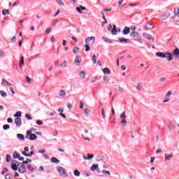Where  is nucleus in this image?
Returning a JSON list of instances; mask_svg holds the SVG:
<instances>
[{
	"mask_svg": "<svg viewBox=\"0 0 179 179\" xmlns=\"http://www.w3.org/2000/svg\"><path fill=\"white\" fill-rule=\"evenodd\" d=\"M57 170L59 174V176H64V177H67L68 174L66 173V171L62 166H57Z\"/></svg>",
	"mask_w": 179,
	"mask_h": 179,
	"instance_id": "f257e3e1",
	"label": "nucleus"
},
{
	"mask_svg": "<svg viewBox=\"0 0 179 179\" xmlns=\"http://www.w3.org/2000/svg\"><path fill=\"white\" fill-rule=\"evenodd\" d=\"M85 43L87 44H92V45L94 44V43H96V37L90 36L85 38Z\"/></svg>",
	"mask_w": 179,
	"mask_h": 179,
	"instance_id": "f03ea898",
	"label": "nucleus"
},
{
	"mask_svg": "<svg viewBox=\"0 0 179 179\" xmlns=\"http://www.w3.org/2000/svg\"><path fill=\"white\" fill-rule=\"evenodd\" d=\"M165 162H170L173 157H174V154L171 152V154H164Z\"/></svg>",
	"mask_w": 179,
	"mask_h": 179,
	"instance_id": "7ed1b4c3",
	"label": "nucleus"
},
{
	"mask_svg": "<svg viewBox=\"0 0 179 179\" xmlns=\"http://www.w3.org/2000/svg\"><path fill=\"white\" fill-rule=\"evenodd\" d=\"M80 62H82V57L77 55L74 60V64L76 65V66H79Z\"/></svg>",
	"mask_w": 179,
	"mask_h": 179,
	"instance_id": "20e7f679",
	"label": "nucleus"
},
{
	"mask_svg": "<svg viewBox=\"0 0 179 179\" xmlns=\"http://www.w3.org/2000/svg\"><path fill=\"white\" fill-rule=\"evenodd\" d=\"M144 29L145 30H150L152 29H155V27L153 26V24H152V22H148L144 26Z\"/></svg>",
	"mask_w": 179,
	"mask_h": 179,
	"instance_id": "39448f33",
	"label": "nucleus"
},
{
	"mask_svg": "<svg viewBox=\"0 0 179 179\" xmlns=\"http://www.w3.org/2000/svg\"><path fill=\"white\" fill-rule=\"evenodd\" d=\"M94 157V155L93 154H87V155H83V159L84 160H92Z\"/></svg>",
	"mask_w": 179,
	"mask_h": 179,
	"instance_id": "423d86ee",
	"label": "nucleus"
},
{
	"mask_svg": "<svg viewBox=\"0 0 179 179\" xmlns=\"http://www.w3.org/2000/svg\"><path fill=\"white\" fill-rule=\"evenodd\" d=\"M172 54H173V57H176V58L177 59H178V58H179V49H178V48H175L172 51Z\"/></svg>",
	"mask_w": 179,
	"mask_h": 179,
	"instance_id": "0eeeda50",
	"label": "nucleus"
},
{
	"mask_svg": "<svg viewBox=\"0 0 179 179\" xmlns=\"http://www.w3.org/2000/svg\"><path fill=\"white\" fill-rule=\"evenodd\" d=\"M18 171L21 174H24V173H26V166H24V164H22L21 167L20 169H18Z\"/></svg>",
	"mask_w": 179,
	"mask_h": 179,
	"instance_id": "6e6552de",
	"label": "nucleus"
},
{
	"mask_svg": "<svg viewBox=\"0 0 179 179\" xmlns=\"http://www.w3.org/2000/svg\"><path fill=\"white\" fill-rule=\"evenodd\" d=\"M157 57H159V58H167V55L166 53H163L162 52H156Z\"/></svg>",
	"mask_w": 179,
	"mask_h": 179,
	"instance_id": "1a4fd4ad",
	"label": "nucleus"
},
{
	"mask_svg": "<svg viewBox=\"0 0 179 179\" xmlns=\"http://www.w3.org/2000/svg\"><path fill=\"white\" fill-rule=\"evenodd\" d=\"M76 10L79 13H83L82 10H87V8H86V7H84L83 6H80L79 7L76 8Z\"/></svg>",
	"mask_w": 179,
	"mask_h": 179,
	"instance_id": "9d476101",
	"label": "nucleus"
},
{
	"mask_svg": "<svg viewBox=\"0 0 179 179\" xmlns=\"http://www.w3.org/2000/svg\"><path fill=\"white\" fill-rule=\"evenodd\" d=\"M15 122L17 125V127H20L22 125V118L20 117H16L15 120Z\"/></svg>",
	"mask_w": 179,
	"mask_h": 179,
	"instance_id": "9b49d317",
	"label": "nucleus"
},
{
	"mask_svg": "<svg viewBox=\"0 0 179 179\" xmlns=\"http://www.w3.org/2000/svg\"><path fill=\"white\" fill-rule=\"evenodd\" d=\"M119 43H121L122 44H127V43H129V39L119 38Z\"/></svg>",
	"mask_w": 179,
	"mask_h": 179,
	"instance_id": "f8f14e48",
	"label": "nucleus"
},
{
	"mask_svg": "<svg viewBox=\"0 0 179 179\" xmlns=\"http://www.w3.org/2000/svg\"><path fill=\"white\" fill-rule=\"evenodd\" d=\"M117 33H118V31L117 30V26L115 24H113V27L111 30V34L113 36H117Z\"/></svg>",
	"mask_w": 179,
	"mask_h": 179,
	"instance_id": "ddd939ff",
	"label": "nucleus"
},
{
	"mask_svg": "<svg viewBox=\"0 0 179 179\" xmlns=\"http://www.w3.org/2000/svg\"><path fill=\"white\" fill-rule=\"evenodd\" d=\"M169 16H170V13H165L164 14H163V15L161 17H159V19H161L162 20H166L169 19Z\"/></svg>",
	"mask_w": 179,
	"mask_h": 179,
	"instance_id": "4468645a",
	"label": "nucleus"
},
{
	"mask_svg": "<svg viewBox=\"0 0 179 179\" xmlns=\"http://www.w3.org/2000/svg\"><path fill=\"white\" fill-rule=\"evenodd\" d=\"M122 33L124 36H127V34H129L130 33V29H129V27H124L123 31H122Z\"/></svg>",
	"mask_w": 179,
	"mask_h": 179,
	"instance_id": "2eb2a0df",
	"label": "nucleus"
},
{
	"mask_svg": "<svg viewBox=\"0 0 179 179\" xmlns=\"http://www.w3.org/2000/svg\"><path fill=\"white\" fill-rule=\"evenodd\" d=\"M27 139H29V141H36V139H37V136L32 134L29 137L27 138Z\"/></svg>",
	"mask_w": 179,
	"mask_h": 179,
	"instance_id": "dca6fc26",
	"label": "nucleus"
},
{
	"mask_svg": "<svg viewBox=\"0 0 179 179\" xmlns=\"http://www.w3.org/2000/svg\"><path fill=\"white\" fill-rule=\"evenodd\" d=\"M130 36L134 38H138V37H139V34L136 31H133L131 33Z\"/></svg>",
	"mask_w": 179,
	"mask_h": 179,
	"instance_id": "f3484780",
	"label": "nucleus"
},
{
	"mask_svg": "<svg viewBox=\"0 0 179 179\" xmlns=\"http://www.w3.org/2000/svg\"><path fill=\"white\" fill-rule=\"evenodd\" d=\"M166 58H168V61H173V55H171V53L166 52Z\"/></svg>",
	"mask_w": 179,
	"mask_h": 179,
	"instance_id": "a211bd4d",
	"label": "nucleus"
},
{
	"mask_svg": "<svg viewBox=\"0 0 179 179\" xmlns=\"http://www.w3.org/2000/svg\"><path fill=\"white\" fill-rule=\"evenodd\" d=\"M17 139H19V141H24V135L22 134H17Z\"/></svg>",
	"mask_w": 179,
	"mask_h": 179,
	"instance_id": "6ab92c4d",
	"label": "nucleus"
},
{
	"mask_svg": "<svg viewBox=\"0 0 179 179\" xmlns=\"http://www.w3.org/2000/svg\"><path fill=\"white\" fill-rule=\"evenodd\" d=\"M59 96H60V97H65V96H66V92H65V90H61L59 92Z\"/></svg>",
	"mask_w": 179,
	"mask_h": 179,
	"instance_id": "aec40b11",
	"label": "nucleus"
},
{
	"mask_svg": "<svg viewBox=\"0 0 179 179\" xmlns=\"http://www.w3.org/2000/svg\"><path fill=\"white\" fill-rule=\"evenodd\" d=\"M79 76L80 78H81V79H85V78H86V72H85V71H80L79 73Z\"/></svg>",
	"mask_w": 179,
	"mask_h": 179,
	"instance_id": "412c9836",
	"label": "nucleus"
},
{
	"mask_svg": "<svg viewBox=\"0 0 179 179\" xmlns=\"http://www.w3.org/2000/svg\"><path fill=\"white\" fill-rule=\"evenodd\" d=\"M143 37L147 38V40H152V35L147 34V33H143Z\"/></svg>",
	"mask_w": 179,
	"mask_h": 179,
	"instance_id": "4be33fe9",
	"label": "nucleus"
},
{
	"mask_svg": "<svg viewBox=\"0 0 179 179\" xmlns=\"http://www.w3.org/2000/svg\"><path fill=\"white\" fill-rule=\"evenodd\" d=\"M23 65H24V58L23 57H21L20 61L19 63L20 68H22L23 66Z\"/></svg>",
	"mask_w": 179,
	"mask_h": 179,
	"instance_id": "5701e85b",
	"label": "nucleus"
},
{
	"mask_svg": "<svg viewBox=\"0 0 179 179\" xmlns=\"http://www.w3.org/2000/svg\"><path fill=\"white\" fill-rule=\"evenodd\" d=\"M1 85H6V86H12V84L5 79L2 80Z\"/></svg>",
	"mask_w": 179,
	"mask_h": 179,
	"instance_id": "b1692460",
	"label": "nucleus"
},
{
	"mask_svg": "<svg viewBox=\"0 0 179 179\" xmlns=\"http://www.w3.org/2000/svg\"><path fill=\"white\" fill-rule=\"evenodd\" d=\"M103 72L105 73V75H110V73H111V71H110V69L108 68L103 69Z\"/></svg>",
	"mask_w": 179,
	"mask_h": 179,
	"instance_id": "393cba45",
	"label": "nucleus"
},
{
	"mask_svg": "<svg viewBox=\"0 0 179 179\" xmlns=\"http://www.w3.org/2000/svg\"><path fill=\"white\" fill-rule=\"evenodd\" d=\"M50 162L52 163H55L56 164H58V163H59V160L58 159H57L56 157H52L50 159Z\"/></svg>",
	"mask_w": 179,
	"mask_h": 179,
	"instance_id": "a878e982",
	"label": "nucleus"
},
{
	"mask_svg": "<svg viewBox=\"0 0 179 179\" xmlns=\"http://www.w3.org/2000/svg\"><path fill=\"white\" fill-rule=\"evenodd\" d=\"M99 169V164H93L90 169L91 171H94Z\"/></svg>",
	"mask_w": 179,
	"mask_h": 179,
	"instance_id": "bb28decb",
	"label": "nucleus"
},
{
	"mask_svg": "<svg viewBox=\"0 0 179 179\" xmlns=\"http://www.w3.org/2000/svg\"><path fill=\"white\" fill-rule=\"evenodd\" d=\"M14 117L15 118H20V117H22V112L21 111L16 112V113L14 115Z\"/></svg>",
	"mask_w": 179,
	"mask_h": 179,
	"instance_id": "cd10ccee",
	"label": "nucleus"
},
{
	"mask_svg": "<svg viewBox=\"0 0 179 179\" xmlns=\"http://www.w3.org/2000/svg\"><path fill=\"white\" fill-rule=\"evenodd\" d=\"M11 169H12V170H13L14 171H17V164H11Z\"/></svg>",
	"mask_w": 179,
	"mask_h": 179,
	"instance_id": "c85d7f7f",
	"label": "nucleus"
},
{
	"mask_svg": "<svg viewBox=\"0 0 179 179\" xmlns=\"http://www.w3.org/2000/svg\"><path fill=\"white\" fill-rule=\"evenodd\" d=\"M20 156V155H19L17 152L15 151L13 152V159H19Z\"/></svg>",
	"mask_w": 179,
	"mask_h": 179,
	"instance_id": "c756f323",
	"label": "nucleus"
},
{
	"mask_svg": "<svg viewBox=\"0 0 179 179\" xmlns=\"http://www.w3.org/2000/svg\"><path fill=\"white\" fill-rule=\"evenodd\" d=\"M136 89L138 90V92H141V90H142V83H137V86L136 87Z\"/></svg>",
	"mask_w": 179,
	"mask_h": 179,
	"instance_id": "7c9ffc66",
	"label": "nucleus"
},
{
	"mask_svg": "<svg viewBox=\"0 0 179 179\" xmlns=\"http://www.w3.org/2000/svg\"><path fill=\"white\" fill-rule=\"evenodd\" d=\"M173 12H174L175 16H179V8L178 7L175 8Z\"/></svg>",
	"mask_w": 179,
	"mask_h": 179,
	"instance_id": "2f4dec72",
	"label": "nucleus"
},
{
	"mask_svg": "<svg viewBox=\"0 0 179 179\" xmlns=\"http://www.w3.org/2000/svg\"><path fill=\"white\" fill-rule=\"evenodd\" d=\"M0 94H1V97H6L8 96V94L6 93V92H5L3 90L0 91Z\"/></svg>",
	"mask_w": 179,
	"mask_h": 179,
	"instance_id": "473e14b6",
	"label": "nucleus"
},
{
	"mask_svg": "<svg viewBox=\"0 0 179 179\" xmlns=\"http://www.w3.org/2000/svg\"><path fill=\"white\" fill-rule=\"evenodd\" d=\"M73 174L74 176H76V177H79V176H80V172L78 170L76 169L73 171Z\"/></svg>",
	"mask_w": 179,
	"mask_h": 179,
	"instance_id": "72a5a7b5",
	"label": "nucleus"
},
{
	"mask_svg": "<svg viewBox=\"0 0 179 179\" xmlns=\"http://www.w3.org/2000/svg\"><path fill=\"white\" fill-rule=\"evenodd\" d=\"M33 131H31V130H28L27 131V135L25 136L26 139H27V138H29L30 136L33 135V134H31Z\"/></svg>",
	"mask_w": 179,
	"mask_h": 179,
	"instance_id": "f704fd0d",
	"label": "nucleus"
},
{
	"mask_svg": "<svg viewBox=\"0 0 179 179\" xmlns=\"http://www.w3.org/2000/svg\"><path fill=\"white\" fill-rule=\"evenodd\" d=\"M102 38L106 41V43H108L109 44H111V43H113V41L107 38L106 37L103 36Z\"/></svg>",
	"mask_w": 179,
	"mask_h": 179,
	"instance_id": "c9c22d12",
	"label": "nucleus"
},
{
	"mask_svg": "<svg viewBox=\"0 0 179 179\" xmlns=\"http://www.w3.org/2000/svg\"><path fill=\"white\" fill-rule=\"evenodd\" d=\"M103 19V22L101 24L102 27H104V24H107L108 22L107 20L106 19V15L102 16Z\"/></svg>",
	"mask_w": 179,
	"mask_h": 179,
	"instance_id": "e433bc0d",
	"label": "nucleus"
},
{
	"mask_svg": "<svg viewBox=\"0 0 179 179\" xmlns=\"http://www.w3.org/2000/svg\"><path fill=\"white\" fill-rule=\"evenodd\" d=\"M12 177H13V175L11 173H8L5 176L6 179H12Z\"/></svg>",
	"mask_w": 179,
	"mask_h": 179,
	"instance_id": "4c0bfd02",
	"label": "nucleus"
},
{
	"mask_svg": "<svg viewBox=\"0 0 179 179\" xmlns=\"http://www.w3.org/2000/svg\"><path fill=\"white\" fill-rule=\"evenodd\" d=\"M89 113H90V110H89L88 108H85L84 109L85 115H86L87 117V115H89Z\"/></svg>",
	"mask_w": 179,
	"mask_h": 179,
	"instance_id": "58836bf2",
	"label": "nucleus"
},
{
	"mask_svg": "<svg viewBox=\"0 0 179 179\" xmlns=\"http://www.w3.org/2000/svg\"><path fill=\"white\" fill-rule=\"evenodd\" d=\"M92 62H94V64H96L97 62V57H96L95 54L92 55Z\"/></svg>",
	"mask_w": 179,
	"mask_h": 179,
	"instance_id": "ea45409f",
	"label": "nucleus"
},
{
	"mask_svg": "<svg viewBox=\"0 0 179 179\" xmlns=\"http://www.w3.org/2000/svg\"><path fill=\"white\" fill-rule=\"evenodd\" d=\"M79 51V47H75L73 49V54H78Z\"/></svg>",
	"mask_w": 179,
	"mask_h": 179,
	"instance_id": "a19ab883",
	"label": "nucleus"
},
{
	"mask_svg": "<svg viewBox=\"0 0 179 179\" xmlns=\"http://www.w3.org/2000/svg\"><path fill=\"white\" fill-rule=\"evenodd\" d=\"M9 10H2V15H3V16H6V15H9Z\"/></svg>",
	"mask_w": 179,
	"mask_h": 179,
	"instance_id": "79ce46f5",
	"label": "nucleus"
},
{
	"mask_svg": "<svg viewBox=\"0 0 179 179\" xmlns=\"http://www.w3.org/2000/svg\"><path fill=\"white\" fill-rule=\"evenodd\" d=\"M28 163H31V159L27 158L26 161L22 162V164H28Z\"/></svg>",
	"mask_w": 179,
	"mask_h": 179,
	"instance_id": "37998d69",
	"label": "nucleus"
},
{
	"mask_svg": "<svg viewBox=\"0 0 179 179\" xmlns=\"http://www.w3.org/2000/svg\"><path fill=\"white\" fill-rule=\"evenodd\" d=\"M120 124H122L123 127H127V120H125V119L122 120Z\"/></svg>",
	"mask_w": 179,
	"mask_h": 179,
	"instance_id": "c03bdc74",
	"label": "nucleus"
},
{
	"mask_svg": "<svg viewBox=\"0 0 179 179\" xmlns=\"http://www.w3.org/2000/svg\"><path fill=\"white\" fill-rule=\"evenodd\" d=\"M57 3H58V5H59L60 6H64V1H62V0H57Z\"/></svg>",
	"mask_w": 179,
	"mask_h": 179,
	"instance_id": "a18cd8bd",
	"label": "nucleus"
},
{
	"mask_svg": "<svg viewBox=\"0 0 179 179\" xmlns=\"http://www.w3.org/2000/svg\"><path fill=\"white\" fill-rule=\"evenodd\" d=\"M25 117H26V118H27V120H33V117H31V115H30L29 113H27V114L25 115Z\"/></svg>",
	"mask_w": 179,
	"mask_h": 179,
	"instance_id": "49530a36",
	"label": "nucleus"
},
{
	"mask_svg": "<svg viewBox=\"0 0 179 179\" xmlns=\"http://www.w3.org/2000/svg\"><path fill=\"white\" fill-rule=\"evenodd\" d=\"M12 157H10V155H7L6 157V160L8 163H9V162H10Z\"/></svg>",
	"mask_w": 179,
	"mask_h": 179,
	"instance_id": "de8ad7c7",
	"label": "nucleus"
},
{
	"mask_svg": "<svg viewBox=\"0 0 179 179\" xmlns=\"http://www.w3.org/2000/svg\"><path fill=\"white\" fill-rule=\"evenodd\" d=\"M121 120H125L127 118V115H125V112H123L122 114L120 115Z\"/></svg>",
	"mask_w": 179,
	"mask_h": 179,
	"instance_id": "09e8293b",
	"label": "nucleus"
},
{
	"mask_svg": "<svg viewBox=\"0 0 179 179\" xmlns=\"http://www.w3.org/2000/svg\"><path fill=\"white\" fill-rule=\"evenodd\" d=\"M6 55V53H5V52H3V50H0V57L1 58H3V57H5Z\"/></svg>",
	"mask_w": 179,
	"mask_h": 179,
	"instance_id": "8fccbe9b",
	"label": "nucleus"
},
{
	"mask_svg": "<svg viewBox=\"0 0 179 179\" xmlns=\"http://www.w3.org/2000/svg\"><path fill=\"white\" fill-rule=\"evenodd\" d=\"M9 128H10V126L9 124H4L3 126V129H4L5 131H6V129H9Z\"/></svg>",
	"mask_w": 179,
	"mask_h": 179,
	"instance_id": "3c124183",
	"label": "nucleus"
},
{
	"mask_svg": "<svg viewBox=\"0 0 179 179\" xmlns=\"http://www.w3.org/2000/svg\"><path fill=\"white\" fill-rule=\"evenodd\" d=\"M85 47L86 52L90 51V46L89 45V44H85Z\"/></svg>",
	"mask_w": 179,
	"mask_h": 179,
	"instance_id": "603ef678",
	"label": "nucleus"
},
{
	"mask_svg": "<svg viewBox=\"0 0 179 179\" xmlns=\"http://www.w3.org/2000/svg\"><path fill=\"white\" fill-rule=\"evenodd\" d=\"M27 169H28V170H29V171H34V168H33L31 166H30V164H29L27 166Z\"/></svg>",
	"mask_w": 179,
	"mask_h": 179,
	"instance_id": "864d4df0",
	"label": "nucleus"
},
{
	"mask_svg": "<svg viewBox=\"0 0 179 179\" xmlns=\"http://www.w3.org/2000/svg\"><path fill=\"white\" fill-rule=\"evenodd\" d=\"M101 114H102L103 118H106V113L104 112L103 108H101Z\"/></svg>",
	"mask_w": 179,
	"mask_h": 179,
	"instance_id": "5fc2aeb1",
	"label": "nucleus"
},
{
	"mask_svg": "<svg viewBox=\"0 0 179 179\" xmlns=\"http://www.w3.org/2000/svg\"><path fill=\"white\" fill-rule=\"evenodd\" d=\"M67 107H68L69 110H72V108L73 107V105H72V103H69L67 104Z\"/></svg>",
	"mask_w": 179,
	"mask_h": 179,
	"instance_id": "6e6d98bb",
	"label": "nucleus"
},
{
	"mask_svg": "<svg viewBox=\"0 0 179 179\" xmlns=\"http://www.w3.org/2000/svg\"><path fill=\"white\" fill-rule=\"evenodd\" d=\"M169 129H174V128H176V127H174V124H169Z\"/></svg>",
	"mask_w": 179,
	"mask_h": 179,
	"instance_id": "4d7b16f0",
	"label": "nucleus"
},
{
	"mask_svg": "<svg viewBox=\"0 0 179 179\" xmlns=\"http://www.w3.org/2000/svg\"><path fill=\"white\" fill-rule=\"evenodd\" d=\"M5 173H8V168H4L1 172V175L3 176Z\"/></svg>",
	"mask_w": 179,
	"mask_h": 179,
	"instance_id": "13d9d810",
	"label": "nucleus"
},
{
	"mask_svg": "<svg viewBox=\"0 0 179 179\" xmlns=\"http://www.w3.org/2000/svg\"><path fill=\"white\" fill-rule=\"evenodd\" d=\"M7 122H8V124H12V122H13V119L9 117L7 119Z\"/></svg>",
	"mask_w": 179,
	"mask_h": 179,
	"instance_id": "bf43d9fd",
	"label": "nucleus"
},
{
	"mask_svg": "<svg viewBox=\"0 0 179 179\" xmlns=\"http://www.w3.org/2000/svg\"><path fill=\"white\" fill-rule=\"evenodd\" d=\"M43 124H44V123L41 120H37L36 121V124L37 125H43Z\"/></svg>",
	"mask_w": 179,
	"mask_h": 179,
	"instance_id": "052dcab7",
	"label": "nucleus"
},
{
	"mask_svg": "<svg viewBox=\"0 0 179 179\" xmlns=\"http://www.w3.org/2000/svg\"><path fill=\"white\" fill-rule=\"evenodd\" d=\"M102 173H103V174H108V176L110 175V171H106V170L102 171Z\"/></svg>",
	"mask_w": 179,
	"mask_h": 179,
	"instance_id": "680f3d73",
	"label": "nucleus"
},
{
	"mask_svg": "<svg viewBox=\"0 0 179 179\" xmlns=\"http://www.w3.org/2000/svg\"><path fill=\"white\" fill-rule=\"evenodd\" d=\"M11 43H16V36H13V37L11 38Z\"/></svg>",
	"mask_w": 179,
	"mask_h": 179,
	"instance_id": "e2e57ef3",
	"label": "nucleus"
},
{
	"mask_svg": "<svg viewBox=\"0 0 179 179\" xmlns=\"http://www.w3.org/2000/svg\"><path fill=\"white\" fill-rule=\"evenodd\" d=\"M103 80H105V82H110V78H108V77L107 76H104Z\"/></svg>",
	"mask_w": 179,
	"mask_h": 179,
	"instance_id": "0e129e2a",
	"label": "nucleus"
},
{
	"mask_svg": "<svg viewBox=\"0 0 179 179\" xmlns=\"http://www.w3.org/2000/svg\"><path fill=\"white\" fill-rule=\"evenodd\" d=\"M60 117H62V118L66 119V115L62 113H59Z\"/></svg>",
	"mask_w": 179,
	"mask_h": 179,
	"instance_id": "69168bd1",
	"label": "nucleus"
},
{
	"mask_svg": "<svg viewBox=\"0 0 179 179\" xmlns=\"http://www.w3.org/2000/svg\"><path fill=\"white\" fill-rule=\"evenodd\" d=\"M79 108H80L81 110L83 109V102H82V101L80 102Z\"/></svg>",
	"mask_w": 179,
	"mask_h": 179,
	"instance_id": "338daca9",
	"label": "nucleus"
},
{
	"mask_svg": "<svg viewBox=\"0 0 179 179\" xmlns=\"http://www.w3.org/2000/svg\"><path fill=\"white\" fill-rule=\"evenodd\" d=\"M118 89H119V92H124V87L119 86Z\"/></svg>",
	"mask_w": 179,
	"mask_h": 179,
	"instance_id": "774afa93",
	"label": "nucleus"
}]
</instances>
